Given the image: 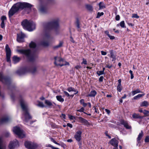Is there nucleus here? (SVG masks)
Masks as SVG:
<instances>
[{
	"instance_id": "1",
	"label": "nucleus",
	"mask_w": 149,
	"mask_h": 149,
	"mask_svg": "<svg viewBox=\"0 0 149 149\" xmlns=\"http://www.w3.org/2000/svg\"><path fill=\"white\" fill-rule=\"evenodd\" d=\"M59 28L58 20L54 19L46 23L45 25V33L43 39L40 42V45L44 47L49 45L48 40L50 38L52 30L57 31Z\"/></svg>"
},
{
	"instance_id": "2",
	"label": "nucleus",
	"mask_w": 149,
	"mask_h": 149,
	"mask_svg": "<svg viewBox=\"0 0 149 149\" xmlns=\"http://www.w3.org/2000/svg\"><path fill=\"white\" fill-rule=\"evenodd\" d=\"M32 5L25 2H19L15 4L12 7L8 12V15L10 19L16 13L23 9L31 10Z\"/></svg>"
},
{
	"instance_id": "3",
	"label": "nucleus",
	"mask_w": 149,
	"mask_h": 149,
	"mask_svg": "<svg viewBox=\"0 0 149 149\" xmlns=\"http://www.w3.org/2000/svg\"><path fill=\"white\" fill-rule=\"evenodd\" d=\"M0 81L6 85L9 90L12 91L16 89V87L15 84H11L12 80L10 77L4 76V75H0Z\"/></svg>"
},
{
	"instance_id": "4",
	"label": "nucleus",
	"mask_w": 149,
	"mask_h": 149,
	"mask_svg": "<svg viewBox=\"0 0 149 149\" xmlns=\"http://www.w3.org/2000/svg\"><path fill=\"white\" fill-rule=\"evenodd\" d=\"M20 102L21 107L24 111V121L27 123L30 120L32 119V117L30 114L27 106L25 105L23 100L22 99L21 100Z\"/></svg>"
},
{
	"instance_id": "5",
	"label": "nucleus",
	"mask_w": 149,
	"mask_h": 149,
	"mask_svg": "<svg viewBox=\"0 0 149 149\" xmlns=\"http://www.w3.org/2000/svg\"><path fill=\"white\" fill-rule=\"evenodd\" d=\"M22 25L24 29L31 31L35 29L36 24L33 22L25 19L22 22Z\"/></svg>"
},
{
	"instance_id": "6",
	"label": "nucleus",
	"mask_w": 149,
	"mask_h": 149,
	"mask_svg": "<svg viewBox=\"0 0 149 149\" xmlns=\"http://www.w3.org/2000/svg\"><path fill=\"white\" fill-rule=\"evenodd\" d=\"M36 71V67H33L32 66H28L18 70L17 71L16 73L18 74H21L28 72H31L33 73Z\"/></svg>"
},
{
	"instance_id": "7",
	"label": "nucleus",
	"mask_w": 149,
	"mask_h": 149,
	"mask_svg": "<svg viewBox=\"0 0 149 149\" xmlns=\"http://www.w3.org/2000/svg\"><path fill=\"white\" fill-rule=\"evenodd\" d=\"M17 51L20 54L25 55L28 58L30 61L33 62L35 61V58L33 56H31V52L30 49H18L17 50Z\"/></svg>"
},
{
	"instance_id": "8",
	"label": "nucleus",
	"mask_w": 149,
	"mask_h": 149,
	"mask_svg": "<svg viewBox=\"0 0 149 149\" xmlns=\"http://www.w3.org/2000/svg\"><path fill=\"white\" fill-rule=\"evenodd\" d=\"M13 130L14 133L17 135L19 138L22 139L25 137V134L23 133V131L19 127L16 126L13 127Z\"/></svg>"
},
{
	"instance_id": "9",
	"label": "nucleus",
	"mask_w": 149,
	"mask_h": 149,
	"mask_svg": "<svg viewBox=\"0 0 149 149\" xmlns=\"http://www.w3.org/2000/svg\"><path fill=\"white\" fill-rule=\"evenodd\" d=\"M55 60L54 63L57 66H60L61 67L64 65H69V63L65 61L62 58L55 56L54 58Z\"/></svg>"
},
{
	"instance_id": "10",
	"label": "nucleus",
	"mask_w": 149,
	"mask_h": 149,
	"mask_svg": "<svg viewBox=\"0 0 149 149\" xmlns=\"http://www.w3.org/2000/svg\"><path fill=\"white\" fill-rule=\"evenodd\" d=\"M24 145L27 149H36L38 147L37 143L28 141H25Z\"/></svg>"
},
{
	"instance_id": "11",
	"label": "nucleus",
	"mask_w": 149,
	"mask_h": 149,
	"mask_svg": "<svg viewBox=\"0 0 149 149\" xmlns=\"http://www.w3.org/2000/svg\"><path fill=\"white\" fill-rule=\"evenodd\" d=\"M6 52V61L10 63V57L11 56V51L10 48L8 44H6L5 47Z\"/></svg>"
},
{
	"instance_id": "12",
	"label": "nucleus",
	"mask_w": 149,
	"mask_h": 149,
	"mask_svg": "<svg viewBox=\"0 0 149 149\" xmlns=\"http://www.w3.org/2000/svg\"><path fill=\"white\" fill-rule=\"evenodd\" d=\"M77 118L79 120L78 122L82 123L83 125H86L88 127H89L91 125V124L87 120L82 117H77Z\"/></svg>"
},
{
	"instance_id": "13",
	"label": "nucleus",
	"mask_w": 149,
	"mask_h": 149,
	"mask_svg": "<svg viewBox=\"0 0 149 149\" xmlns=\"http://www.w3.org/2000/svg\"><path fill=\"white\" fill-rule=\"evenodd\" d=\"M15 141H10L8 145V147L9 149H14L17 146V145H19V142L18 140L15 139Z\"/></svg>"
},
{
	"instance_id": "14",
	"label": "nucleus",
	"mask_w": 149,
	"mask_h": 149,
	"mask_svg": "<svg viewBox=\"0 0 149 149\" xmlns=\"http://www.w3.org/2000/svg\"><path fill=\"white\" fill-rule=\"evenodd\" d=\"M40 12L42 13H46L47 12V8L46 5L41 3L39 8Z\"/></svg>"
},
{
	"instance_id": "15",
	"label": "nucleus",
	"mask_w": 149,
	"mask_h": 149,
	"mask_svg": "<svg viewBox=\"0 0 149 149\" xmlns=\"http://www.w3.org/2000/svg\"><path fill=\"white\" fill-rule=\"evenodd\" d=\"M109 54L108 56L110 58H112L111 61H115L116 59V54L115 53V51L113 50H110L109 51Z\"/></svg>"
},
{
	"instance_id": "16",
	"label": "nucleus",
	"mask_w": 149,
	"mask_h": 149,
	"mask_svg": "<svg viewBox=\"0 0 149 149\" xmlns=\"http://www.w3.org/2000/svg\"><path fill=\"white\" fill-rule=\"evenodd\" d=\"M82 132L80 130L77 131L76 132L75 134L74 135V138L76 140L79 142L81 139V134Z\"/></svg>"
},
{
	"instance_id": "17",
	"label": "nucleus",
	"mask_w": 149,
	"mask_h": 149,
	"mask_svg": "<svg viewBox=\"0 0 149 149\" xmlns=\"http://www.w3.org/2000/svg\"><path fill=\"white\" fill-rule=\"evenodd\" d=\"M25 36V35L22 32L20 33L17 34V41L19 42H23Z\"/></svg>"
},
{
	"instance_id": "18",
	"label": "nucleus",
	"mask_w": 149,
	"mask_h": 149,
	"mask_svg": "<svg viewBox=\"0 0 149 149\" xmlns=\"http://www.w3.org/2000/svg\"><path fill=\"white\" fill-rule=\"evenodd\" d=\"M118 141L115 138L111 139L109 142V143L113 146L114 147L116 148L118 147Z\"/></svg>"
},
{
	"instance_id": "19",
	"label": "nucleus",
	"mask_w": 149,
	"mask_h": 149,
	"mask_svg": "<svg viewBox=\"0 0 149 149\" xmlns=\"http://www.w3.org/2000/svg\"><path fill=\"white\" fill-rule=\"evenodd\" d=\"M120 123L122 125H123L126 129H130L131 128L130 126L128 124V123L126 121H125L124 119H121L120 121Z\"/></svg>"
},
{
	"instance_id": "20",
	"label": "nucleus",
	"mask_w": 149,
	"mask_h": 149,
	"mask_svg": "<svg viewBox=\"0 0 149 149\" xmlns=\"http://www.w3.org/2000/svg\"><path fill=\"white\" fill-rule=\"evenodd\" d=\"M143 133L142 130L141 131V133H140L139 135L138 136V137L137 138V141L138 143V144H137V145L138 144H140L141 142L140 141V140L141 139V138L143 137Z\"/></svg>"
},
{
	"instance_id": "21",
	"label": "nucleus",
	"mask_w": 149,
	"mask_h": 149,
	"mask_svg": "<svg viewBox=\"0 0 149 149\" xmlns=\"http://www.w3.org/2000/svg\"><path fill=\"white\" fill-rule=\"evenodd\" d=\"M10 120L9 118L8 117H3L0 119V123L1 124H3L8 122Z\"/></svg>"
},
{
	"instance_id": "22",
	"label": "nucleus",
	"mask_w": 149,
	"mask_h": 149,
	"mask_svg": "<svg viewBox=\"0 0 149 149\" xmlns=\"http://www.w3.org/2000/svg\"><path fill=\"white\" fill-rule=\"evenodd\" d=\"M85 7L86 10L89 12H91L93 10V8L92 5L86 4L85 5Z\"/></svg>"
},
{
	"instance_id": "23",
	"label": "nucleus",
	"mask_w": 149,
	"mask_h": 149,
	"mask_svg": "<svg viewBox=\"0 0 149 149\" xmlns=\"http://www.w3.org/2000/svg\"><path fill=\"white\" fill-rule=\"evenodd\" d=\"M45 103L49 108H54V107L53 104L52 103L48 100H45Z\"/></svg>"
},
{
	"instance_id": "24",
	"label": "nucleus",
	"mask_w": 149,
	"mask_h": 149,
	"mask_svg": "<svg viewBox=\"0 0 149 149\" xmlns=\"http://www.w3.org/2000/svg\"><path fill=\"white\" fill-rule=\"evenodd\" d=\"M97 94V92L95 90L91 91L89 94L86 96L87 97H94Z\"/></svg>"
},
{
	"instance_id": "25",
	"label": "nucleus",
	"mask_w": 149,
	"mask_h": 149,
	"mask_svg": "<svg viewBox=\"0 0 149 149\" xmlns=\"http://www.w3.org/2000/svg\"><path fill=\"white\" fill-rule=\"evenodd\" d=\"M20 59L21 58L20 57H18L16 56H14L13 57V61L15 64L19 62Z\"/></svg>"
},
{
	"instance_id": "26",
	"label": "nucleus",
	"mask_w": 149,
	"mask_h": 149,
	"mask_svg": "<svg viewBox=\"0 0 149 149\" xmlns=\"http://www.w3.org/2000/svg\"><path fill=\"white\" fill-rule=\"evenodd\" d=\"M29 46L30 48L35 49V51H34V52H36L35 48L36 47V45L35 42L33 41H31L29 44Z\"/></svg>"
},
{
	"instance_id": "27",
	"label": "nucleus",
	"mask_w": 149,
	"mask_h": 149,
	"mask_svg": "<svg viewBox=\"0 0 149 149\" xmlns=\"http://www.w3.org/2000/svg\"><path fill=\"white\" fill-rule=\"evenodd\" d=\"M132 117L134 119H142L143 118L144 116H140L139 115V114H137L135 113H134L132 115Z\"/></svg>"
},
{
	"instance_id": "28",
	"label": "nucleus",
	"mask_w": 149,
	"mask_h": 149,
	"mask_svg": "<svg viewBox=\"0 0 149 149\" xmlns=\"http://www.w3.org/2000/svg\"><path fill=\"white\" fill-rule=\"evenodd\" d=\"M76 27L77 28V31L80 32L81 31V26H80V22L79 19H76V21L75 22Z\"/></svg>"
},
{
	"instance_id": "29",
	"label": "nucleus",
	"mask_w": 149,
	"mask_h": 149,
	"mask_svg": "<svg viewBox=\"0 0 149 149\" xmlns=\"http://www.w3.org/2000/svg\"><path fill=\"white\" fill-rule=\"evenodd\" d=\"M149 104L148 102L147 101H144L140 103V106L141 107H147L149 106Z\"/></svg>"
},
{
	"instance_id": "30",
	"label": "nucleus",
	"mask_w": 149,
	"mask_h": 149,
	"mask_svg": "<svg viewBox=\"0 0 149 149\" xmlns=\"http://www.w3.org/2000/svg\"><path fill=\"white\" fill-rule=\"evenodd\" d=\"M145 95V93L143 92V93L142 94H139L138 95H137L134 96L133 97V99L134 100H137L139 99L140 98L143 97Z\"/></svg>"
},
{
	"instance_id": "31",
	"label": "nucleus",
	"mask_w": 149,
	"mask_h": 149,
	"mask_svg": "<svg viewBox=\"0 0 149 149\" xmlns=\"http://www.w3.org/2000/svg\"><path fill=\"white\" fill-rule=\"evenodd\" d=\"M131 93L133 95H134L135 94L139 93H143V92L141 91L139 89H136L134 91H133Z\"/></svg>"
},
{
	"instance_id": "32",
	"label": "nucleus",
	"mask_w": 149,
	"mask_h": 149,
	"mask_svg": "<svg viewBox=\"0 0 149 149\" xmlns=\"http://www.w3.org/2000/svg\"><path fill=\"white\" fill-rule=\"evenodd\" d=\"M63 44V42L62 41H60L59 44L56 46H54L53 47V48L54 49H56L59 48L61 47Z\"/></svg>"
},
{
	"instance_id": "33",
	"label": "nucleus",
	"mask_w": 149,
	"mask_h": 149,
	"mask_svg": "<svg viewBox=\"0 0 149 149\" xmlns=\"http://www.w3.org/2000/svg\"><path fill=\"white\" fill-rule=\"evenodd\" d=\"M56 98L57 100L59 101L63 102L64 101V99L63 98H62L61 95H57L56 96Z\"/></svg>"
},
{
	"instance_id": "34",
	"label": "nucleus",
	"mask_w": 149,
	"mask_h": 149,
	"mask_svg": "<svg viewBox=\"0 0 149 149\" xmlns=\"http://www.w3.org/2000/svg\"><path fill=\"white\" fill-rule=\"evenodd\" d=\"M3 140L1 137H0V149H5V147L3 145Z\"/></svg>"
},
{
	"instance_id": "35",
	"label": "nucleus",
	"mask_w": 149,
	"mask_h": 149,
	"mask_svg": "<svg viewBox=\"0 0 149 149\" xmlns=\"http://www.w3.org/2000/svg\"><path fill=\"white\" fill-rule=\"evenodd\" d=\"M143 113L144 114V117L149 116V111L144 109L143 111Z\"/></svg>"
},
{
	"instance_id": "36",
	"label": "nucleus",
	"mask_w": 149,
	"mask_h": 149,
	"mask_svg": "<svg viewBox=\"0 0 149 149\" xmlns=\"http://www.w3.org/2000/svg\"><path fill=\"white\" fill-rule=\"evenodd\" d=\"M119 25L122 28H125V22L124 21H121L120 22V24H117V26H118Z\"/></svg>"
},
{
	"instance_id": "37",
	"label": "nucleus",
	"mask_w": 149,
	"mask_h": 149,
	"mask_svg": "<svg viewBox=\"0 0 149 149\" xmlns=\"http://www.w3.org/2000/svg\"><path fill=\"white\" fill-rule=\"evenodd\" d=\"M99 6L100 9H101L104 8H105V6L104 4L102 2H100L99 4Z\"/></svg>"
},
{
	"instance_id": "38",
	"label": "nucleus",
	"mask_w": 149,
	"mask_h": 149,
	"mask_svg": "<svg viewBox=\"0 0 149 149\" xmlns=\"http://www.w3.org/2000/svg\"><path fill=\"white\" fill-rule=\"evenodd\" d=\"M38 106L39 107H40L42 108H43L46 107V106L43 104L42 102L40 101H38Z\"/></svg>"
},
{
	"instance_id": "39",
	"label": "nucleus",
	"mask_w": 149,
	"mask_h": 149,
	"mask_svg": "<svg viewBox=\"0 0 149 149\" xmlns=\"http://www.w3.org/2000/svg\"><path fill=\"white\" fill-rule=\"evenodd\" d=\"M117 90L118 91L120 92L122 90L123 87L121 85H118L117 87Z\"/></svg>"
},
{
	"instance_id": "40",
	"label": "nucleus",
	"mask_w": 149,
	"mask_h": 149,
	"mask_svg": "<svg viewBox=\"0 0 149 149\" xmlns=\"http://www.w3.org/2000/svg\"><path fill=\"white\" fill-rule=\"evenodd\" d=\"M67 90L69 92H70L71 91H74L76 92V90L74 89V88H72V87H70L68 88Z\"/></svg>"
},
{
	"instance_id": "41",
	"label": "nucleus",
	"mask_w": 149,
	"mask_h": 149,
	"mask_svg": "<svg viewBox=\"0 0 149 149\" xmlns=\"http://www.w3.org/2000/svg\"><path fill=\"white\" fill-rule=\"evenodd\" d=\"M84 108L83 107H82L80 109H78L77 110V111L79 112H83L85 114H87V113L85 112L84 111Z\"/></svg>"
},
{
	"instance_id": "42",
	"label": "nucleus",
	"mask_w": 149,
	"mask_h": 149,
	"mask_svg": "<svg viewBox=\"0 0 149 149\" xmlns=\"http://www.w3.org/2000/svg\"><path fill=\"white\" fill-rule=\"evenodd\" d=\"M104 15V13L103 12H98L97 13V16L96 17L97 18H99L100 16L103 15Z\"/></svg>"
},
{
	"instance_id": "43",
	"label": "nucleus",
	"mask_w": 149,
	"mask_h": 149,
	"mask_svg": "<svg viewBox=\"0 0 149 149\" xmlns=\"http://www.w3.org/2000/svg\"><path fill=\"white\" fill-rule=\"evenodd\" d=\"M68 116L70 120L75 119L76 120H77V119H76V117H75L72 116V115H70V114H68Z\"/></svg>"
},
{
	"instance_id": "44",
	"label": "nucleus",
	"mask_w": 149,
	"mask_h": 149,
	"mask_svg": "<svg viewBox=\"0 0 149 149\" xmlns=\"http://www.w3.org/2000/svg\"><path fill=\"white\" fill-rule=\"evenodd\" d=\"M132 18H139V17L136 14H132Z\"/></svg>"
},
{
	"instance_id": "45",
	"label": "nucleus",
	"mask_w": 149,
	"mask_h": 149,
	"mask_svg": "<svg viewBox=\"0 0 149 149\" xmlns=\"http://www.w3.org/2000/svg\"><path fill=\"white\" fill-rule=\"evenodd\" d=\"M144 141L146 143L149 142V136H146Z\"/></svg>"
},
{
	"instance_id": "46",
	"label": "nucleus",
	"mask_w": 149,
	"mask_h": 149,
	"mask_svg": "<svg viewBox=\"0 0 149 149\" xmlns=\"http://www.w3.org/2000/svg\"><path fill=\"white\" fill-rule=\"evenodd\" d=\"M51 127L52 128H57V125L54 123H52L51 125Z\"/></svg>"
},
{
	"instance_id": "47",
	"label": "nucleus",
	"mask_w": 149,
	"mask_h": 149,
	"mask_svg": "<svg viewBox=\"0 0 149 149\" xmlns=\"http://www.w3.org/2000/svg\"><path fill=\"white\" fill-rule=\"evenodd\" d=\"M11 98V99L13 101H14L15 100V95L13 94H12L10 95Z\"/></svg>"
},
{
	"instance_id": "48",
	"label": "nucleus",
	"mask_w": 149,
	"mask_h": 149,
	"mask_svg": "<svg viewBox=\"0 0 149 149\" xmlns=\"http://www.w3.org/2000/svg\"><path fill=\"white\" fill-rule=\"evenodd\" d=\"M6 16H3L1 17V21L4 22V20H6Z\"/></svg>"
},
{
	"instance_id": "49",
	"label": "nucleus",
	"mask_w": 149,
	"mask_h": 149,
	"mask_svg": "<svg viewBox=\"0 0 149 149\" xmlns=\"http://www.w3.org/2000/svg\"><path fill=\"white\" fill-rule=\"evenodd\" d=\"M1 26L2 28H3L5 26V24L4 23V22L1 21Z\"/></svg>"
},
{
	"instance_id": "50",
	"label": "nucleus",
	"mask_w": 149,
	"mask_h": 149,
	"mask_svg": "<svg viewBox=\"0 0 149 149\" xmlns=\"http://www.w3.org/2000/svg\"><path fill=\"white\" fill-rule=\"evenodd\" d=\"M83 61L81 63V64H84L85 65H86L87 64V61L85 59L83 58Z\"/></svg>"
},
{
	"instance_id": "51",
	"label": "nucleus",
	"mask_w": 149,
	"mask_h": 149,
	"mask_svg": "<svg viewBox=\"0 0 149 149\" xmlns=\"http://www.w3.org/2000/svg\"><path fill=\"white\" fill-rule=\"evenodd\" d=\"M60 146L64 148H65V147L66 146V145L63 142H61V143Z\"/></svg>"
},
{
	"instance_id": "52",
	"label": "nucleus",
	"mask_w": 149,
	"mask_h": 149,
	"mask_svg": "<svg viewBox=\"0 0 149 149\" xmlns=\"http://www.w3.org/2000/svg\"><path fill=\"white\" fill-rule=\"evenodd\" d=\"M108 36L110 40H113L115 38L114 36H111L110 34L109 35V36Z\"/></svg>"
},
{
	"instance_id": "53",
	"label": "nucleus",
	"mask_w": 149,
	"mask_h": 149,
	"mask_svg": "<svg viewBox=\"0 0 149 149\" xmlns=\"http://www.w3.org/2000/svg\"><path fill=\"white\" fill-rule=\"evenodd\" d=\"M70 41H71L73 43H74L75 42V41L74 40L72 36H70Z\"/></svg>"
},
{
	"instance_id": "54",
	"label": "nucleus",
	"mask_w": 149,
	"mask_h": 149,
	"mask_svg": "<svg viewBox=\"0 0 149 149\" xmlns=\"http://www.w3.org/2000/svg\"><path fill=\"white\" fill-rule=\"evenodd\" d=\"M63 93H64V94H65V95L67 97H69V96H70V95L67 92H66L65 91H64Z\"/></svg>"
},
{
	"instance_id": "55",
	"label": "nucleus",
	"mask_w": 149,
	"mask_h": 149,
	"mask_svg": "<svg viewBox=\"0 0 149 149\" xmlns=\"http://www.w3.org/2000/svg\"><path fill=\"white\" fill-rule=\"evenodd\" d=\"M10 133L8 132H6L4 134V135L5 137H8L10 136Z\"/></svg>"
},
{
	"instance_id": "56",
	"label": "nucleus",
	"mask_w": 149,
	"mask_h": 149,
	"mask_svg": "<svg viewBox=\"0 0 149 149\" xmlns=\"http://www.w3.org/2000/svg\"><path fill=\"white\" fill-rule=\"evenodd\" d=\"M65 115L63 113H62L61 116H60V117H61V118H63V119H65Z\"/></svg>"
},
{
	"instance_id": "57",
	"label": "nucleus",
	"mask_w": 149,
	"mask_h": 149,
	"mask_svg": "<svg viewBox=\"0 0 149 149\" xmlns=\"http://www.w3.org/2000/svg\"><path fill=\"white\" fill-rule=\"evenodd\" d=\"M120 17L119 15H117L116 17V20L117 21H118L120 20Z\"/></svg>"
},
{
	"instance_id": "58",
	"label": "nucleus",
	"mask_w": 149,
	"mask_h": 149,
	"mask_svg": "<svg viewBox=\"0 0 149 149\" xmlns=\"http://www.w3.org/2000/svg\"><path fill=\"white\" fill-rule=\"evenodd\" d=\"M101 54L102 55H105L107 54V52H105L102 51H101Z\"/></svg>"
},
{
	"instance_id": "59",
	"label": "nucleus",
	"mask_w": 149,
	"mask_h": 149,
	"mask_svg": "<svg viewBox=\"0 0 149 149\" xmlns=\"http://www.w3.org/2000/svg\"><path fill=\"white\" fill-rule=\"evenodd\" d=\"M97 74H104V72L103 71H100L99 72H97Z\"/></svg>"
},
{
	"instance_id": "60",
	"label": "nucleus",
	"mask_w": 149,
	"mask_h": 149,
	"mask_svg": "<svg viewBox=\"0 0 149 149\" xmlns=\"http://www.w3.org/2000/svg\"><path fill=\"white\" fill-rule=\"evenodd\" d=\"M105 111L108 114H109L110 113V111L109 109H105Z\"/></svg>"
},
{
	"instance_id": "61",
	"label": "nucleus",
	"mask_w": 149,
	"mask_h": 149,
	"mask_svg": "<svg viewBox=\"0 0 149 149\" xmlns=\"http://www.w3.org/2000/svg\"><path fill=\"white\" fill-rule=\"evenodd\" d=\"M75 68L76 69H78L81 68V67L80 65H77L75 67Z\"/></svg>"
},
{
	"instance_id": "62",
	"label": "nucleus",
	"mask_w": 149,
	"mask_h": 149,
	"mask_svg": "<svg viewBox=\"0 0 149 149\" xmlns=\"http://www.w3.org/2000/svg\"><path fill=\"white\" fill-rule=\"evenodd\" d=\"M67 125L69 127H70V128H72V124L70 123H68L67 124Z\"/></svg>"
},
{
	"instance_id": "63",
	"label": "nucleus",
	"mask_w": 149,
	"mask_h": 149,
	"mask_svg": "<svg viewBox=\"0 0 149 149\" xmlns=\"http://www.w3.org/2000/svg\"><path fill=\"white\" fill-rule=\"evenodd\" d=\"M80 103L81 104H82L84 103V99H82L80 100Z\"/></svg>"
},
{
	"instance_id": "64",
	"label": "nucleus",
	"mask_w": 149,
	"mask_h": 149,
	"mask_svg": "<svg viewBox=\"0 0 149 149\" xmlns=\"http://www.w3.org/2000/svg\"><path fill=\"white\" fill-rule=\"evenodd\" d=\"M103 80V77L102 76H101L99 79V81L100 82H102Z\"/></svg>"
}]
</instances>
